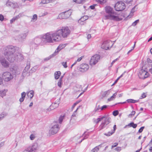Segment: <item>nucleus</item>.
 <instances>
[{
	"label": "nucleus",
	"mask_w": 152,
	"mask_h": 152,
	"mask_svg": "<svg viewBox=\"0 0 152 152\" xmlns=\"http://www.w3.org/2000/svg\"><path fill=\"white\" fill-rule=\"evenodd\" d=\"M104 121L99 126V129L101 130L104 128L110 122L111 118L109 116H103L101 118H98L96 120V123H98L102 120Z\"/></svg>",
	"instance_id": "nucleus-5"
},
{
	"label": "nucleus",
	"mask_w": 152,
	"mask_h": 152,
	"mask_svg": "<svg viewBox=\"0 0 152 152\" xmlns=\"http://www.w3.org/2000/svg\"><path fill=\"white\" fill-rule=\"evenodd\" d=\"M18 7V4L14 1H13V4L12 7L13 8H17Z\"/></svg>",
	"instance_id": "nucleus-38"
},
{
	"label": "nucleus",
	"mask_w": 152,
	"mask_h": 152,
	"mask_svg": "<svg viewBox=\"0 0 152 152\" xmlns=\"http://www.w3.org/2000/svg\"><path fill=\"white\" fill-rule=\"evenodd\" d=\"M126 7L125 4L122 1H118L115 5V10L118 11H121L124 10Z\"/></svg>",
	"instance_id": "nucleus-6"
},
{
	"label": "nucleus",
	"mask_w": 152,
	"mask_h": 152,
	"mask_svg": "<svg viewBox=\"0 0 152 152\" xmlns=\"http://www.w3.org/2000/svg\"><path fill=\"white\" fill-rule=\"evenodd\" d=\"M89 68V66L88 64H84L80 65L79 70L81 72H83L87 71Z\"/></svg>",
	"instance_id": "nucleus-13"
},
{
	"label": "nucleus",
	"mask_w": 152,
	"mask_h": 152,
	"mask_svg": "<svg viewBox=\"0 0 152 152\" xmlns=\"http://www.w3.org/2000/svg\"><path fill=\"white\" fill-rule=\"evenodd\" d=\"M125 3L129 4L131 2L132 0H123Z\"/></svg>",
	"instance_id": "nucleus-52"
},
{
	"label": "nucleus",
	"mask_w": 152,
	"mask_h": 152,
	"mask_svg": "<svg viewBox=\"0 0 152 152\" xmlns=\"http://www.w3.org/2000/svg\"><path fill=\"white\" fill-rule=\"evenodd\" d=\"M98 2H99L100 3L102 4H104L106 2L107 0H97Z\"/></svg>",
	"instance_id": "nucleus-41"
},
{
	"label": "nucleus",
	"mask_w": 152,
	"mask_h": 152,
	"mask_svg": "<svg viewBox=\"0 0 152 152\" xmlns=\"http://www.w3.org/2000/svg\"><path fill=\"white\" fill-rule=\"evenodd\" d=\"M125 72H124L120 76H119L118 78V80H119L123 76V75Z\"/></svg>",
	"instance_id": "nucleus-63"
},
{
	"label": "nucleus",
	"mask_w": 152,
	"mask_h": 152,
	"mask_svg": "<svg viewBox=\"0 0 152 152\" xmlns=\"http://www.w3.org/2000/svg\"><path fill=\"white\" fill-rule=\"evenodd\" d=\"M38 68V67L37 66H34V67H33L31 69L32 70L34 71H35Z\"/></svg>",
	"instance_id": "nucleus-56"
},
{
	"label": "nucleus",
	"mask_w": 152,
	"mask_h": 152,
	"mask_svg": "<svg viewBox=\"0 0 152 152\" xmlns=\"http://www.w3.org/2000/svg\"><path fill=\"white\" fill-rule=\"evenodd\" d=\"M57 84L59 87H61L62 84V80H61V79H60L58 83Z\"/></svg>",
	"instance_id": "nucleus-35"
},
{
	"label": "nucleus",
	"mask_w": 152,
	"mask_h": 152,
	"mask_svg": "<svg viewBox=\"0 0 152 152\" xmlns=\"http://www.w3.org/2000/svg\"><path fill=\"white\" fill-rule=\"evenodd\" d=\"M61 74L60 71L56 72L54 74V77L57 80L59 78Z\"/></svg>",
	"instance_id": "nucleus-24"
},
{
	"label": "nucleus",
	"mask_w": 152,
	"mask_h": 152,
	"mask_svg": "<svg viewBox=\"0 0 152 152\" xmlns=\"http://www.w3.org/2000/svg\"><path fill=\"white\" fill-rule=\"evenodd\" d=\"M27 33L21 34L20 36V37L21 38V39H24L27 36Z\"/></svg>",
	"instance_id": "nucleus-32"
},
{
	"label": "nucleus",
	"mask_w": 152,
	"mask_h": 152,
	"mask_svg": "<svg viewBox=\"0 0 152 152\" xmlns=\"http://www.w3.org/2000/svg\"><path fill=\"white\" fill-rule=\"evenodd\" d=\"M105 10L107 15L105 16V19H110L116 21H119L121 19L119 18L118 13L115 12L113 8L110 6L105 7Z\"/></svg>",
	"instance_id": "nucleus-4"
},
{
	"label": "nucleus",
	"mask_w": 152,
	"mask_h": 152,
	"mask_svg": "<svg viewBox=\"0 0 152 152\" xmlns=\"http://www.w3.org/2000/svg\"><path fill=\"white\" fill-rule=\"evenodd\" d=\"M78 108H77V109H76V110L73 113L72 115V117L76 116V112H77V110L78 109Z\"/></svg>",
	"instance_id": "nucleus-49"
},
{
	"label": "nucleus",
	"mask_w": 152,
	"mask_h": 152,
	"mask_svg": "<svg viewBox=\"0 0 152 152\" xmlns=\"http://www.w3.org/2000/svg\"><path fill=\"white\" fill-rule=\"evenodd\" d=\"M4 19V16L1 14H0V20L1 21H3Z\"/></svg>",
	"instance_id": "nucleus-54"
},
{
	"label": "nucleus",
	"mask_w": 152,
	"mask_h": 152,
	"mask_svg": "<svg viewBox=\"0 0 152 152\" xmlns=\"http://www.w3.org/2000/svg\"><path fill=\"white\" fill-rule=\"evenodd\" d=\"M144 128V126L141 127L138 131V132L139 133H141L142 132L143 129Z\"/></svg>",
	"instance_id": "nucleus-51"
},
{
	"label": "nucleus",
	"mask_w": 152,
	"mask_h": 152,
	"mask_svg": "<svg viewBox=\"0 0 152 152\" xmlns=\"http://www.w3.org/2000/svg\"><path fill=\"white\" fill-rule=\"evenodd\" d=\"M148 73L147 72L142 69L140 70L138 75L140 78L144 79L148 77Z\"/></svg>",
	"instance_id": "nucleus-12"
},
{
	"label": "nucleus",
	"mask_w": 152,
	"mask_h": 152,
	"mask_svg": "<svg viewBox=\"0 0 152 152\" xmlns=\"http://www.w3.org/2000/svg\"><path fill=\"white\" fill-rule=\"evenodd\" d=\"M138 8L137 6H135L131 10L130 13L128 16L131 17L133 15L134 13L137 10Z\"/></svg>",
	"instance_id": "nucleus-19"
},
{
	"label": "nucleus",
	"mask_w": 152,
	"mask_h": 152,
	"mask_svg": "<svg viewBox=\"0 0 152 152\" xmlns=\"http://www.w3.org/2000/svg\"><path fill=\"white\" fill-rule=\"evenodd\" d=\"M7 91L8 90L7 89H4V90L0 91V96L2 97L5 96Z\"/></svg>",
	"instance_id": "nucleus-21"
},
{
	"label": "nucleus",
	"mask_w": 152,
	"mask_h": 152,
	"mask_svg": "<svg viewBox=\"0 0 152 152\" xmlns=\"http://www.w3.org/2000/svg\"><path fill=\"white\" fill-rule=\"evenodd\" d=\"M126 101L128 103H135L138 102L139 100H134L132 99H127Z\"/></svg>",
	"instance_id": "nucleus-26"
},
{
	"label": "nucleus",
	"mask_w": 152,
	"mask_h": 152,
	"mask_svg": "<svg viewBox=\"0 0 152 152\" xmlns=\"http://www.w3.org/2000/svg\"><path fill=\"white\" fill-rule=\"evenodd\" d=\"M113 133V132H109L107 133L104 134L106 136H109L111 135Z\"/></svg>",
	"instance_id": "nucleus-48"
},
{
	"label": "nucleus",
	"mask_w": 152,
	"mask_h": 152,
	"mask_svg": "<svg viewBox=\"0 0 152 152\" xmlns=\"http://www.w3.org/2000/svg\"><path fill=\"white\" fill-rule=\"evenodd\" d=\"M118 60V58H116V59H115L111 63V66H112V65H113V64L116 61H117V60Z\"/></svg>",
	"instance_id": "nucleus-58"
},
{
	"label": "nucleus",
	"mask_w": 152,
	"mask_h": 152,
	"mask_svg": "<svg viewBox=\"0 0 152 152\" xmlns=\"http://www.w3.org/2000/svg\"><path fill=\"white\" fill-rule=\"evenodd\" d=\"M88 19L87 16L85 15L81 17L78 20V23L81 25L84 24V21Z\"/></svg>",
	"instance_id": "nucleus-14"
},
{
	"label": "nucleus",
	"mask_w": 152,
	"mask_h": 152,
	"mask_svg": "<svg viewBox=\"0 0 152 152\" xmlns=\"http://www.w3.org/2000/svg\"><path fill=\"white\" fill-rule=\"evenodd\" d=\"M64 116H61L58 119V121H59V123H60V124H61L62 122V121L64 119Z\"/></svg>",
	"instance_id": "nucleus-40"
},
{
	"label": "nucleus",
	"mask_w": 152,
	"mask_h": 152,
	"mask_svg": "<svg viewBox=\"0 0 152 152\" xmlns=\"http://www.w3.org/2000/svg\"><path fill=\"white\" fill-rule=\"evenodd\" d=\"M135 113V111H133L132 112L131 114H129V117H132V115H134Z\"/></svg>",
	"instance_id": "nucleus-46"
},
{
	"label": "nucleus",
	"mask_w": 152,
	"mask_h": 152,
	"mask_svg": "<svg viewBox=\"0 0 152 152\" xmlns=\"http://www.w3.org/2000/svg\"><path fill=\"white\" fill-rule=\"evenodd\" d=\"M41 40L44 43H53L58 42L55 31L48 32L42 36Z\"/></svg>",
	"instance_id": "nucleus-1"
},
{
	"label": "nucleus",
	"mask_w": 152,
	"mask_h": 152,
	"mask_svg": "<svg viewBox=\"0 0 152 152\" xmlns=\"http://www.w3.org/2000/svg\"><path fill=\"white\" fill-rule=\"evenodd\" d=\"M30 138L31 140H33L34 139L35 136L34 134H31L30 136Z\"/></svg>",
	"instance_id": "nucleus-50"
},
{
	"label": "nucleus",
	"mask_w": 152,
	"mask_h": 152,
	"mask_svg": "<svg viewBox=\"0 0 152 152\" xmlns=\"http://www.w3.org/2000/svg\"><path fill=\"white\" fill-rule=\"evenodd\" d=\"M39 148L38 144L37 143H34L32 146H30L27 149L29 152H35Z\"/></svg>",
	"instance_id": "nucleus-11"
},
{
	"label": "nucleus",
	"mask_w": 152,
	"mask_h": 152,
	"mask_svg": "<svg viewBox=\"0 0 152 152\" xmlns=\"http://www.w3.org/2000/svg\"><path fill=\"white\" fill-rule=\"evenodd\" d=\"M100 145H99L98 146H96L91 151L94 152H97L99 150V146Z\"/></svg>",
	"instance_id": "nucleus-33"
},
{
	"label": "nucleus",
	"mask_w": 152,
	"mask_h": 152,
	"mask_svg": "<svg viewBox=\"0 0 152 152\" xmlns=\"http://www.w3.org/2000/svg\"><path fill=\"white\" fill-rule=\"evenodd\" d=\"M108 106V105H104L101 107L100 109L101 110H104L106 109Z\"/></svg>",
	"instance_id": "nucleus-45"
},
{
	"label": "nucleus",
	"mask_w": 152,
	"mask_h": 152,
	"mask_svg": "<svg viewBox=\"0 0 152 152\" xmlns=\"http://www.w3.org/2000/svg\"><path fill=\"white\" fill-rule=\"evenodd\" d=\"M26 93L25 92H23L21 94V97L19 101L20 102H22L25 97Z\"/></svg>",
	"instance_id": "nucleus-22"
},
{
	"label": "nucleus",
	"mask_w": 152,
	"mask_h": 152,
	"mask_svg": "<svg viewBox=\"0 0 152 152\" xmlns=\"http://www.w3.org/2000/svg\"><path fill=\"white\" fill-rule=\"evenodd\" d=\"M58 41H60L62 38L67 37L70 33V30L67 27H63L55 31Z\"/></svg>",
	"instance_id": "nucleus-3"
},
{
	"label": "nucleus",
	"mask_w": 152,
	"mask_h": 152,
	"mask_svg": "<svg viewBox=\"0 0 152 152\" xmlns=\"http://www.w3.org/2000/svg\"><path fill=\"white\" fill-rule=\"evenodd\" d=\"M58 17V18L60 19H66L64 12L60 14L59 15Z\"/></svg>",
	"instance_id": "nucleus-28"
},
{
	"label": "nucleus",
	"mask_w": 152,
	"mask_h": 152,
	"mask_svg": "<svg viewBox=\"0 0 152 152\" xmlns=\"http://www.w3.org/2000/svg\"><path fill=\"white\" fill-rule=\"evenodd\" d=\"M109 93L110 91H105L102 94V96L103 97L106 96L108 95L109 94Z\"/></svg>",
	"instance_id": "nucleus-37"
},
{
	"label": "nucleus",
	"mask_w": 152,
	"mask_h": 152,
	"mask_svg": "<svg viewBox=\"0 0 152 152\" xmlns=\"http://www.w3.org/2000/svg\"><path fill=\"white\" fill-rule=\"evenodd\" d=\"M146 97V94L144 93H143L142 94L141 96V97L140 98V99H143L145 98Z\"/></svg>",
	"instance_id": "nucleus-53"
},
{
	"label": "nucleus",
	"mask_w": 152,
	"mask_h": 152,
	"mask_svg": "<svg viewBox=\"0 0 152 152\" xmlns=\"http://www.w3.org/2000/svg\"><path fill=\"white\" fill-rule=\"evenodd\" d=\"M137 124H134L133 122H131L126 126H128L130 127H132L134 128H135L137 127Z\"/></svg>",
	"instance_id": "nucleus-29"
},
{
	"label": "nucleus",
	"mask_w": 152,
	"mask_h": 152,
	"mask_svg": "<svg viewBox=\"0 0 152 152\" xmlns=\"http://www.w3.org/2000/svg\"><path fill=\"white\" fill-rule=\"evenodd\" d=\"M66 19L68 18L71 15L72 12L71 10L64 12Z\"/></svg>",
	"instance_id": "nucleus-20"
},
{
	"label": "nucleus",
	"mask_w": 152,
	"mask_h": 152,
	"mask_svg": "<svg viewBox=\"0 0 152 152\" xmlns=\"http://www.w3.org/2000/svg\"><path fill=\"white\" fill-rule=\"evenodd\" d=\"M57 100L58 101L56 102H55L52 104L50 106V108L51 109L53 110L57 107L58 106L59 104L60 103L59 102L60 99H58Z\"/></svg>",
	"instance_id": "nucleus-17"
},
{
	"label": "nucleus",
	"mask_w": 152,
	"mask_h": 152,
	"mask_svg": "<svg viewBox=\"0 0 152 152\" xmlns=\"http://www.w3.org/2000/svg\"><path fill=\"white\" fill-rule=\"evenodd\" d=\"M37 15L36 14L34 15L32 18L31 21H35L37 19Z\"/></svg>",
	"instance_id": "nucleus-34"
},
{
	"label": "nucleus",
	"mask_w": 152,
	"mask_h": 152,
	"mask_svg": "<svg viewBox=\"0 0 152 152\" xmlns=\"http://www.w3.org/2000/svg\"><path fill=\"white\" fill-rule=\"evenodd\" d=\"M19 18V16L18 15L15 17H13L11 20L10 22L11 23H12L15 20H17Z\"/></svg>",
	"instance_id": "nucleus-30"
},
{
	"label": "nucleus",
	"mask_w": 152,
	"mask_h": 152,
	"mask_svg": "<svg viewBox=\"0 0 152 152\" xmlns=\"http://www.w3.org/2000/svg\"><path fill=\"white\" fill-rule=\"evenodd\" d=\"M13 1L12 0H8L6 2V4L7 6H10L12 7Z\"/></svg>",
	"instance_id": "nucleus-23"
},
{
	"label": "nucleus",
	"mask_w": 152,
	"mask_h": 152,
	"mask_svg": "<svg viewBox=\"0 0 152 152\" xmlns=\"http://www.w3.org/2000/svg\"><path fill=\"white\" fill-rule=\"evenodd\" d=\"M28 74V72L27 70H24L23 71L22 75L23 77H25L26 75H27Z\"/></svg>",
	"instance_id": "nucleus-36"
},
{
	"label": "nucleus",
	"mask_w": 152,
	"mask_h": 152,
	"mask_svg": "<svg viewBox=\"0 0 152 152\" xmlns=\"http://www.w3.org/2000/svg\"><path fill=\"white\" fill-rule=\"evenodd\" d=\"M113 114L114 116H116L118 114V110H115L113 112Z\"/></svg>",
	"instance_id": "nucleus-42"
},
{
	"label": "nucleus",
	"mask_w": 152,
	"mask_h": 152,
	"mask_svg": "<svg viewBox=\"0 0 152 152\" xmlns=\"http://www.w3.org/2000/svg\"><path fill=\"white\" fill-rule=\"evenodd\" d=\"M7 115V113L5 112H3L0 114V118L2 120L3 118H4Z\"/></svg>",
	"instance_id": "nucleus-27"
},
{
	"label": "nucleus",
	"mask_w": 152,
	"mask_h": 152,
	"mask_svg": "<svg viewBox=\"0 0 152 152\" xmlns=\"http://www.w3.org/2000/svg\"><path fill=\"white\" fill-rule=\"evenodd\" d=\"M54 56H53L52 55V54L49 57H48L47 58H45L44 59L45 61H48L52 57Z\"/></svg>",
	"instance_id": "nucleus-55"
},
{
	"label": "nucleus",
	"mask_w": 152,
	"mask_h": 152,
	"mask_svg": "<svg viewBox=\"0 0 152 152\" xmlns=\"http://www.w3.org/2000/svg\"><path fill=\"white\" fill-rule=\"evenodd\" d=\"M100 58L99 55L96 54L92 56L90 61V64L91 66L95 65L97 63Z\"/></svg>",
	"instance_id": "nucleus-7"
},
{
	"label": "nucleus",
	"mask_w": 152,
	"mask_h": 152,
	"mask_svg": "<svg viewBox=\"0 0 152 152\" xmlns=\"http://www.w3.org/2000/svg\"><path fill=\"white\" fill-rule=\"evenodd\" d=\"M59 130V127L57 124H53L52 126L49 130V134H54L56 133Z\"/></svg>",
	"instance_id": "nucleus-9"
},
{
	"label": "nucleus",
	"mask_w": 152,
	"mask_h": 152,
	"mask_svg": "<svg viewBox=\"0 0 152 152\" xmlns=\"http://www.w3.org/2000/svg\"><path fill=\"white\" fill-rule=\"evenodd\" d=\"M117 95V93H115L110 98L108 99V101H111L113 100L115 98L116 96Z\"/></svg>",
	"instance_id": "nucleus-31"
},
{
	"label": "nucleus",
	"mask_w": 152,
	"mask_h": 152,
	"mask_svg": "<svg viewBox=\"0 0 152 152\" xmlns=\"http://www.w3.org/2000/svg\"><path fill=\"white\" fill-rule=\"evenodd\" d=\"M28 96L31 99H32L34 95V92L33 91H31L28 93Z\"/></svg>",
	"instance_id": "nucleus-25"
},
{
	"label": "nucleus",
	"mask_w": 152,
	"mask_h": 152,
	"mask_svg": "<svg viewBox=\"0 0 152 152\" xmlns=\"http://www.w3.org/2000/svg\"><path fill=\"white\" fill-rule=\"evenodd\" d=\"M66 63V62H63L61 63L62 65L65 68H66L67 67Z\"/></svg>",
	"instance_id": "nucleus-43"
},
{
	"label": "nucleus",
	"mask_w": 152,
	"mask_h": 152,
	"mask_svg": "<svg viewBox=\"0 0 152 152\" xmlns=\"http://www.w3.org/2000/svg\"><path fill=\"white\" fill-rule=\"evenodd\" d=\"M112 42L110 41H104L102 44L101 46L102 48L107 50L111 48L112 45Z\"/></svg>",
	"instance_id": "nucleus-10"
},
{
	"label": "nucleus",
	"mask_w": 152,
	"mask_h": 152,
	"mask_svg": "<svg viewBox=\"0 0 152 152\" xmlns=\"http://www.w3.org/2000/svg\"><path fill=\"white\" fill-rule=\"evenodd\" d=\"M64 47V45H60L55 50V52L52 54V55L54 56L57 55L59 51L63 48Z\"/></svg>",
	"instance_id": "nucleus-18"
},
{
	"label": "nucleus",
	"mask_w": 152,
	"mask_h": 152,
	"mask_svg": "<svg viewBox=\"0 0 152 152\" xmlns=\"http://www.w3.org/2000/svg\"><path fill=\"white\" fill-rule=\"evenodd\" d=\"M86 133V132H85L84 133V134H83V136H84V137L83 139H82L81 140V141L80 142V143L84 139H86L87 138V137H88L87 136V135L85 134V135L84 136V135Z\"/></svg>",
	"instance_id": "nucleus-44"
},
{
	"label": "nucleus",
	"mask_w": 152,
	"mask_h": 152,
	"mask_svg": "<svg viewBox=\"0 0 152 152\" xmlns=\"http://www.w3.org/2000/svg\"><path fill=\"white\" fill-rule=\"evenodd\" d=\"M16 59L17 61H21L23 60L24 57L20 53H16Z\"/></svg>",
	"instance_id": "nucleus-15"
},
{
	"label": "nucleus",
	"mask_w": 152,
	"mask_h": 152,
	"mask_svg": "<svg viewBox=\"0 0 152 152\" xmlns=\"http://www.w3.org/2000/svg\"><path fill=\"white\" fill-rule=\"evenodd\" d=\"M15 49L12 46H8L6 48L4 55L6 58L11 62H14L16 59V53H14Z\"/></svg>",
	"instance_id": "nucleus-2"
},
{
	"label": "nucleus",
	"mask_w": 152,
	"mask_h": 152,
	"mask_svg": "<svg viewBox=\"0 0 152 152\" xmlns=\"http://www.w3.org/2000/svg\"><path fill=\"white\" fill-rule=\"evenodd\" d=\"M0 62L2 65L5 67H8L9 65V62L3 58H2L0 60Z\"/></svg>",
	"instance_id": "nucleus-16"
},
{
	"label": "nucleus",
	"mask_w": 152,
	"mask_h": 152,
	"mask_svg": "<svg viewBox=\"0 0 152 152\" xmlns=\"http://www.w3.org/2000/svg\"><path fill=\"white\" fill-rule=\"evenodd\" d=\"M30 67V66L29 65H26L24 70H26L28 71V70L29 69Z\"/></svg>",
	"instance_id": "nucleus-59"
},
{
	"label": "nucleus",
	"mask_w": 152,
	"mask_h": 152,
	"mask_svg": "<svg viewBox=\"0 0 152 152\" xmlns=\"http://www.w3.org/2000/svg\"><path fill=\"white\" fill-rule=\"evenodd\" d=\"M90 7L91 9L93 10L95 8V6L94 5H91L90 6Z\"/></svg>",
	"instance_id": "nucleus-64"
},
{
	"label": "nucleus",
	"mask_w": 152,
	"mask_h": 152,
	"mask_svg": "<svg viewBox=\"0 0 152 152\" xmlns=\"http://www.w3.org/2000/svg\"><path fill=\"white\" fill-rule=\"evenodd\" d=\"M121 150V147H117L115 148V150L117 151H120Z\"/></svg>",
	"instance_id": "nucleus-60"
},
{
	"label": "nucleus",
	"mask_w": 152,
	"mask_h": 152,
	"mask_svg": "<svg viewBox=\"0 0 152 152\" xmlns=\"http://www.w3.org/2000/svg\"><path fill=\"white\" fill-rule=\"evenodd\" d=\"M46 4V1L45 0H42L41 2L39 4Z\"/></svg>",
	"instance_id": "nucleus-57"
},
{
	"label": "nucleus",
	"mask_w": 152,
	"mask_h": 152,
	"mask_svg": "<svg viewBox=\"0 0 152 152\" xmlns=\"http://www.w3.org/2000/svg\"><path fill=\"white\" fill-rule=\"evenodd\" d=\"M4 80L6 82H8L13 79V75L9 72H5L2 75Z\"/></svg>",
	"instance_id": "nucleus-8"
},
{
	"label": "nucleus",
	"mask_w": 152,
	"mask_h": 152,
	"mask_svg": "<svg viewBox=\"0 0 152 152\" xmlns=\"http://www.w3.org/2000/svg\"><path fill=\"white\" fill-rule=\"evenodd\" d=\"M118 145V144L117 143H114V145H113L112 146V148H113L114 147H116Z\"/></svg>",
	"instance_id": "nucleus-61"
},
{
	"label": "nucleus",
	"mask_w": 152,
	"mask_h": 152,
	"mask_svg": "<svg viewBox=\"0 0 152 152\" xmlns=\"http://www.w3.org/2000/svg\"><path fill=\"white\" fill-rule=\"evenodd\" d=\"M76 87L79 89L77 90V91H82L83 88L81 85H77Z\"/></svg>",
	"instance_id": "nucleus-39"
},
{
	"label": "nucleus",
	"mask_w": 152,
	"mask_h": 152,
	"mask_svg": "<svg viewBox=\"0 0 152 152\" xmlns=\"http://www.w3.org/2000/svg\"><path fill=\"white\" fill-rule=\"evenodd\" d=\"M139 22V20H135L134 22L132 24V25L133 26H136V24L138 23V22Z\"/></svg>",
	"instance_id": "nucleus-47"
},
{
	"label": "nucleus",
	"mask_w": 152,
	"mask_h": 152,
	"mask_svg": "<svg viewBox=\"0 0 152 152\" xmlns=\"http://www.w3.org/2000/svg\"><path fill=\"white\" fill-rule=\"evenodd\" d=\"M83 57V56H82L81 57L78 58L77 59V61H78V62L80 61L81 60V59H82Z\"/></svg>",
	"instance_id": "nucleus-62"
}]
</instances>
